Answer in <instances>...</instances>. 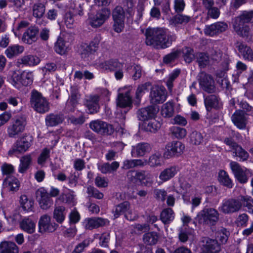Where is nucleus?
<instances>
[{"label":"nucleus","instance_id":"obj_1","mask_svg":"<svg viewBox=\"0 0 253 253\" xmlns=\"http://www.w3.org/2000/svg\"><path fill=\"white\" fill-rule=\"evenodd\" d=\"M145 43L155 49H165L171 46L176 36L163 28H148L145 33Z\"/></svg>","mask_w":253,"mask_h":253},{"label":"nucleus","instance_id":"obj_2","mask_svg":"<svg viewBox=\"0 0 253 253\" xmlns=\"http://www.w3.org/2000/svg\"><path fill=\"white\" fill-rule=\"evenodd\" d=\"M251 22H253V11H244L234 19L233 23L234 31L240 37H248L250 28L247 23Z\"/></svg>","mask_w":253,"mask_h":253},{"label":"nucleus","instance_id":"obj_3","mask_svg":"<svg viewBox=\"0 0 253 253\" xmlns=\"http://www.w3.org/2000/svg\"><path fill=\"white\" fill-rule=\"evenodd\" d=\"M196 219L201 224L215 225L219 219V213L214 208L205 207L198 213Z\"/></svg>","mask_w":253,"mask_h":253},{"label":"nucleus","instance_id":"obj_4","mask_svg":"<svg viewBox=\"0 0 253 253\" xmlns=\"http://www.w3.org/2000/svg\"><path fill=\"white\" fill-rule=\"evenodd\" d=\"M30 105L35 111L40 114L47 112L50 109L48 100L36 90H33L31 93Z\"/></svg>","mask_w":253,"mask_h":253},{"label":"nucleus","instance_id":"obj_5","mask_svg":"<svg viewBox=\"0 0 253 253\" xmlns=\"http://www.w3.org/2000/svg\"><path fill=\"white\" fill-rule=\"evenodd\" d=\"M100 67L103 70L109 72H115V77L117 80H121L123 78L124 64L118 59H111L101 63Z\"/></svg>","mask_w":253,"mask_h":253},{"label":"nucleus","instance_id":"obj_6","mask_svg":"<svg viewBox=\"0 0 253 253\" xmlns=\"http://www.w3.org/2000/svg\"><path fill=\"white\" fill-rule=\"evenodd\" d=\"M110 14L109 9L102 8L98 10L95 15H89L87 19L88 24L93 28L100 27L109 19Z\"/></svg>","mask_w":253,"mask_h":253},{"label":"nucleus","instance_id":"obj_7","mask_svg":"<svg viewBox=\"0 0 253 253\" xmlns=\"http://www.w3.org/2000/svg\"><path fill=\"white\" fill-rule=\"evenodd\" d=\"M242 207L240 199L230 198L224 200L218 210L224 214H232L239 211Z\"/></svg>","mask_w":253,"mask_h":253},{"label":"nucleus","instance_id":"obj_8","mask_svg":"<svg viewBox=\"0 0 253 253\" xmlns=\"http://www.w3.org/2000/svg\"><path fill=\"white\" fill-rule=\"evenodd\" d=\"M26 119L22 117L18 118L12 121L8 126L7 133L10 138H16L22 133L26 126Z\"/></svg>","mask_w":253,"mask_h":253},{"label":"nucleus","instance_id":"obj_9","mask_svg":"<svg viewBox=\"0 0 253 253\" xmlns=\"http://www.w3.org/2000/svg\"><path fill=\"white\" fill-rule=\"evenodd\" d=\"M165 148L164 157L169 159L181 155L185 149V145L181 141L174 140L168 143Z\"/></svg>","mask_w":253,"mask_h":253},{"label":"nucleus","instance_id":"obj_10","mask_svg":"<svg viewBox=\"0 0 253 253\" xmlns=\"http://www.w3.org/2000/svg\"><path fill=\"white\" fill-rule=\"evenodd\" d=\"M89 127L93 131L101 135H111L114 131L112 125L100 120L91 121L89 123Z\"/></svg>","mask_w":253,"mask_h":253},{"label":"nucleus","instance_id":"obj_11","mask_svg":"<svg viewBox=\"0 0 253 253\" xmlns=\"http://www.w3.org/2000/svg\"><path fill=\"white\" fill-rule=\"evenodd\" d=\"M229 165L235 178L239 182L242 184L246 183L248 181V169L235 161H231Z\"/></svg>","mask_w":253,"mask_h":253},{"label":"nucleus","instance_id":"obj_12","mask_svg":"<svg viewBox=\"0 0 253 253\" xmlns=\"http://www.w3.org/2000/svg\"><path fill=\"white\" fill-rule=\"evenodd\" d=\"M36 197L40 208L42 210L49 209L53 204V200L44 187H40L36 191Z\"/></svg>","mask_w":253,"mask_h":253},{"label":"nucleus","instance_id":"obj_13","mask_svg":"<svg viewBox=\"0 0 253 253\" xmlns=\"http://www.w3.org/2000/svg\"><path fill=\"white\" fill-rule=\"evenodd\" d=\"M167 90L163 86H154L151 90L149 97L152 104L163 103L167 99Z\"/></svg>","mask_w":253,"mask_h":253},{"label":"nucleus","instance_id":"obj_14","mask_svg":"<svg viewBox=\"0 0 253 253\" xmlns=\"http://www.w3.org/2000/svg\"><path fill=\"white\" fill-rule=\"evenodd\" d=\"M199 84L202 88L209 93L215 92L214 81L211 76L204 72H201L199 75Z\"/></svg>","mask_w":253,"mask_h":253},{"label":"nucleus","instance_id":"obj_15","mask_svg":"<svg viewBox=\"0 0 253 253\" xmlns=\"http://www.w3.org/2000/svg\"><path fill=\"white\" fill-rule=\"evenodd\" d=\"M13 84L17 88L20 87V84L24 86H28L33 83V75L32 72H23L21 75H13Z\"/></svg>","mask_w":253,"mask_h":253},{"label":"nucleus","instance_id":"obj_16","mask_svg":"<svg viewBox=\"0 0 253 253\" xmlns=\"http://www.w3.org/2000/svg\"><path fill=\"white\" fill-rule=\"evenodd\" d=\"M100 97L98 95H90L84 99V105L87 108L88 114H94L99 112Z\"/></svg>","mask_w":253,"mask_h":253},{"label":"nucleus","instance_id":"obj_17","mask_svg":"<svg viewBox=\"0 0 253 253\" xmlns=\"http://www.w3.org/2000/svg\"><path fill=\"white\" fill-rule=\"evenodd\" d=\"M39 226L41 232H52L57 228L58 225L55 223H50V217L47 215H43L39 220Z\"/></svg>","mask_w":253,"mask_h":253},{"label":"nucleus","instance_id":"obj_18","mask_svg":"<svg viewBox=\"0 0 253 253\" xmlns=\"http://www.w3.org/2000/svg\"><path fill=\"white\" fill-rule=\"evenodd\" d=\"M39 29L35 26L29 27L23 33L22 41L27 44H31L36 42L38 39Z\"/></svg>","mask_w":253,"mask_h":253},{"label":"nucleus","instance_id":"obj_19","mask_svg":"<svg viewBox=\"0 0 253 253\" xmlns=\"http://www.w3.org/2000/svg\"><path fill=\"white\" fill-rule=\"evenodd\" d=\"M31 146V143L25 138L17 140L12 145L11 149L9 151V155L14 153L21 154L27 151Z\"/></svg>","mask_w":253,"mask_h":253},{"label":"nucleus","instance_id":"obj_20","mask_svg":"<svg viewBox=\"0 0 253 253\" xmlns=\"http://www.w3.org/2000/svg\"><path fill=\"white\" fill-rule=\"evenodd\" d=\"M231 120L235 126L239 129H244L246 128L247 120L243 111L236 110L232 115Z\"/></svg>","mask_w":253,"mask_h":253},{"label":"nucleus","instance_id":"obj_21","mask_svg":"<svg viewBox=\"0 0 253 253\" xmlns=\"http://www.w3.org/2000/svg\"><path fill=\"white\" fill-rule=\"evenodd\" d=\"M20 182L18 179L13 175L6 176L3 181V186L7 191L15 192L19 190Z\"/></svg>","mask_w":253,"mask_h":253},{"label":"nucleus","instance_id":"obj_22","mask_svg":"<svg viewBox=\"0 0 253 253\" xmlns=\"http://www.w3.org/2000/svg\"><path fill=\"white\" fill-rule=\"evenodd\" d=\"M179 170V169L177 166H170L161 172L159 176V179L163 182L168 181L174 177Z\"/></svg>","mask_w":253,"mask_h":253},{"label":"nucleus","instance_id":"obj_23","mask_svg":"<svg viewBox=\"0 0 253 253\" xmlns=\"http://www.w3.org/2000/svg\"><path fill=\"white\" fill-rule=\"evenodd\" d=\"M204 103L208 111L211 110L212 108L219 109L222 106L220 99L215 94L207 96L204 99Z\"/></svg>","mask_w":253,"mask_h":253},{"label":"nucleus","instance_id":"obj_24","mask_svg":"<svg viewBox=\"0 0 253 253\" xmlns=\"http://www.w3.org/2000/svg\"><path fill=\"white\" fill-rule=\"evenodd\" d=\"M156 114L157 111L154 107L152 106L141 108L137 111V113L139 120L142 121L154 118Z\"/></svg>","mask_w":253,"mask_h":253},{"label":"nucleus","instance_id":"obj_25","mask_svg":"<svg viewBox=\"0 0 253 253\" xmlns=\"http://www.w3.org/2000/svg\"><path fill=\"white\" fill-rule=\"evenodd\" d=\"M64 115L62 113H50L45 119V125L48 127L57 126L64 121Z\"/></svg>","mask_w":253,"mask_h":253},{"label":"nucleus","instance_id":"obj_26","mask_svg":"<svg viewBox=\"0 0 253 253\" xmlns=\"http://www.w3.org/2000/svg\"><path fill=\"white\" fill-rule=\"evenodd\" d=\"M203 246L207 250V253H218L221 251L220 245L217 241L208 237H205L203 240Z\"/></svg>","mask_w":253,"mask_h":253},{"label":"nucleus","instance_id":"obj_27","mask_svg":"<svg viewBox=\"0 0 253 253\" xmlns=\"http://www.w3.org/2000/svg\"><path fill=\"white\" fill-rule=\"evenodd\" d=\"M151 150V147L149 144L142 142L132 147L131 154L134 157H141L143 156L147 153H149Z\"/></svg>","mask_w":253,"mask_h":253},{"label":"nucleus","instance_id":"obj_28","mask_svg":"<svg viewBox=\"0 0 253 253\" xmlns=\"http://www.w3.org/2000/svg\"><path fill=\"white\" fill-rule=\"evenodd\" d=\"M109 223L108 219L101 217L90 218L87 219L85 227L86 229L91 230L105 226Z\"/></svg>","mask_w":253,"mask_h":253},{"label":"nucleus","instance_id":"obj_29","mask_svg":"<svg viewBox=\"0 0 253 253\" xmlns=\"http://www.w3.org/2000/svg\"><path fill=\"white\" fill-rule=\"evenodd\" d=\"M117 103V105L121 108H132V98L130 95L129 92L126 91L125 93H119L118 94Z\"/></svg>","mask_w":253,"mask_h":253},{"label":"nucleus","instance_id":"obj_30","mask_svg":"<svg viewBox=\"0 0 253 253\" xmlns=\"http://www.w3.org/2000/svg\"><path fill=\"white\" fill-rule=\"evenodd\" d=\"M40 62V59L37 56L26 55L18 59L17 63L18 65L23 64L26 66H34Z\"/></svg>","mask_w":253,"mask_h":253},{"label":"nucleus","instance_id":"obj_31","mask_svg":"<svg viewBox=\"0 0 253 253\" xmlns=\"http://www.w3.org/2000/svg\"><path fill=\"white\" fill-rule=\"evenodd\" d=\"M236 47L245 60L253 61V51L250 46L243 42H238Z\"/></svg>","mask_w":253,"mask_h":253},{"label":"nucleus","instance_id":"obj_32","mask_svg":"<svg viewBox=\"0 0 253 253\" xmlns=\"http://www.w3.org/2000/svg\"><path fill=\"white\" fill-rule=\"evenodd\" d=\"M80 95L77 90H72L71 94L66 102V107L71 112L74 111L75 108L78 103Z\"/></svg>","mask_w":253,"mask_h":253},{"label":"nucleus","instance_id":"obj_33","mask_svg":"<svg viewBox=\"0 0 253 253\" xmlns=\"http://www.w3.org/2000/svg\"><path fill=\"white\" fill-rule=\"evenodd\" d=\"M24 47L17 44L9 46L5 50L4 53L9 59H12L23 52Z\"/></svg>","mask_w":253,"mask_h":253},{"label":"nucleus","instance_id":"obj_34","mask_svg":"<svg viewBox=\"0 0 253 253\" xmlns=\"http://www.w3.org/2000/svg\"><path fill=\"white\" fill-rule=\"evenodd\" d=\"M169 131L171 136L178 140L184 139L187 134V130L185 128L178 126H171Z\"/></svg>","mask_w":253,"mask_h":253},{"label":"nucleus","instance_id":"obj_35","mask_svg":"<svg viewBox=\"0 0 253 253\" xmlns=\"http://www.w3.org/2000/svg\"><path fill=\"white\" fill-rule=\"evenodd\" d=\"M36 222L30 218H25L20 222V227L24 231L32 234L35 231Z\"/></svg>","mask_w":253,"mask_h":253},{"label":"nucleus","instance_id":"obj_36","mask_svg":"<svg viewBox=\"0 0 253 253\" xmlns=\"http://www.w3.org/2000/svg\"><path fill=\"white\" fill-rule=\"evenodd\" d=\"M19 249L12 242H2L0 244V253H18Z\"/></svg>","mask_w":253,"mask_h":253},{"label":"nucleus","instance_id":"obj_37","mask_svg":"<svg viewBox=\"0 0 253 253\" xmlns=\"http://www.w3.org/2000/svg\"><path fill=\"white\" fill-rule=\"evenodd\" d=\"M150 85L149 83H145L138 86L135 92L134 102L135 105L138 106L140 104L142 97L146 92L148 91V87Z\"/></svg>","mask_w":253,"mask_h":253},{"label":"nucleus","instance_id":"obj_38","mask_svg":"<svg viewBox=\"0 0 253 253\" xmlns=\"http://www.w3.org/2000/svg\"><path fill=\"white\" fill-rule=\"evenodd\" d=\"M218 180L219 183L228 188H232L234 185L232 179L228 173L224 170H220L218 172Z\"/></svg>","mask_w":253,"mask_h":253},{"label":"nucleus","instance_id":"obj_39","mask_svg":"<svg viewBox=\"0 0 253 253\" xmlns=\"http://www.w3.org/2000/svg\"><path fill=\"white\" fill-rule=\"evenodd\" d=\"M32 163V156L28 154L22 156L20 160L18 171L23 173L27 171Z\"/></svg>","mask_w":253,"mask_h":253},{"label":"nucleus","instance_id":"obj_40","mask_svg":"<svg viewBox=\"0 0 253 253\" xmlns=\"http://www.w3.org/2000/svg\"><path fill=\"white\" fill-rule=\"evenodd\" d=\"M203 3L205 8L208 9V14L212 18H217L220 14L218 8L213 7V1H203Z\"/></svg>","mask_w":253,"mask_h":253},{"label":"nucleus","instance_id":"obj_41","mask_svg":"<svg viewBox=\"0 0 253 253\" xmlns=\"http://www.w3.org/2000/svg\"><path fill=\"white\" fill-rule=\"evenodd\" d=\"M159 235L156 232H150L145 233L143 236L144 243L148 245H154L158 241Z\"/></svg>","mask_w":253,"mask_h":253},{"label":"nucleus","instance_id":"obj_42","mask_svg":"<svg viewBox=\"0 0 253 253\" xmlns=\"http://www.w3.org/2000/svg\"><path fill=\"white\" fill-rule=\"evenodd\" d=\"M174 113V103L171 101H168L163 104L161 109V114L165 118H170L173 116Z\"/></svg>","mask_w":253,"mask_h":253},{"label":"nucleus","instance_id":"obj_43","mask_svg":"<svg viewBox=\"0 0 253 253\" xmlns=\"http://www.w3.org/2000/svg\"><path fill=\"white\" fill-rule=\"evenodd\" d=\"M174 218V213L171 208L164 209L161 213V220L164 224H169Z\"/></svg>","mask_w":253,"mask_h":253},{"label":"nucleus","instance_id":"obj_44","mask_svg":"<svg viewBox=\"0 0 253 253\" xmlns=\"http://www.w3.org/2000/svg\"><path fill=\"white\" fill-rule=\"evenodd\" d=\"M65 208L59 206L55 208L53 212V218L59 223H62L66 216Z\"/></svg>","mask_w":253,"mask_h":253},{"label":"nucleus","instance_id":"obj_45","mask_svg":"<svg viewBox=\"0 0 253 253\" xmlns=\"http://www.w3.org/2000/svg\"><path fill=\"white\" fill-rule=\"evenodd\" d=\"M163 160L161 154L155 153L150 156L148 164L153 168L160 167L163 165Z\"/></svg>","mask_w":253,"mask_h":253},{"label":"nucleus","instance_id":"obj_46","mask_svg":"<svg viewBox=\"0 0 253 253\" xmlns=\"http://www.w3.org/2000/svg\"><path fill=\"white\" fill-rule=\"evenodd\" d=\"M54 49L56 53L60 55L65 54L69 50V47L62 38L58 39L55 43Z\"/></svg>","mask_w":253,"mask_h":253},{"label":"nucleus","instance_id":"obj_47","mask_svg":"<svg viewBox=\"0 0 253 253\" xmlns=\"http://www.w3.org/2000/svg\"><path fill=\"white\" fill-rule=\"evenodd\" d=\"M20 204L22 209L25 211H31L34 204V201L29 199L26 195H22L20 198Z\"/></svg>","mask_w":253,"mask_h":253},{"label":"nucleus","instance_id":"obj_48","mask_svg":"<svg viewBox=\"0 0 253 253\" xmlns=\"http://www.w3.org/2000/svg\"><path fill=\"white\" fill-rule=\"evenodd\" d=\"M45 10L44 4L41 2H37L32 7L33 15L37 18H41L43 16Z\"/></svg>","mask_w":253,"mask_h":253},{"label":"nucleus","instance_id":"obj_49","mask_svg":"<svg viewBox=\"0 0 253 253\" xmlns=\"http://www.w3.org/2000/svg\"><path fill=\"white\" fill-rule=\"evenodd\" d=\"M180 73V70L176 69L169 74L168 78L166 81V85L168 90L171 91L173 86V82L179 76Z\"/></svg>","mask_w":253,"mask_h":253},{"label":"nucleus","instance_id":"obj_50","mask_svg":"<svg viewBox=\"0 0 253 253\" xmlns=\"http://www.w3.org/2000/svg\"><path fill=\"white\" fill-rule=\"evenodd\" d=\"M190 142L195 145L201 144L204 141V137L202 133L197 131H192L189 135Z\"/></svg>","mask_w":253,"mask_h":253},{"label":"nucleus","instance_id":"obj_51","mask_svg":"<svg viewBox=\"0 0 253 253\" xmlns=\"http://www.w3.org/2000/svg\"><path fill=\"white\" fill-rule=\"evenodd\" d=\"M190 20V16L178 13L171 19V21L174 25L178 24L185 25L188 23Z\"/></svg>","mask_w":253,"mask_h":253},{"label":"nucleus","instance_id":"obj_52","mask_svg":"<svg viewBox=\"0 0 253 253\" xmlns=\"http://www.w3.org/2000/svg\"><path fill=\"white\" fill-rule=\"evenodd\" d=\"M130 208V204L127 201H125L116 207L114 216L117 218L122 214L126 213Z\"/></svg>","mask_w":253,"mask_h":253},{"label":"nucleus","instance_id":"obj_53","mask_svg":"<svg viewBox=\"0 0 253 253\" xmlns=\"http://www.w3.org/2000/svg\"><path fill=\"white\" fill-rule=\"evenodd\" d=\"M215 235L216 239L218 240L221 244H225L228 239L230 233L226 228L222 227L216 232Z\"/></svg>","mask_w":253,"mask_h":253},{"label":"nucleus","instance_id":"obj_54","mask_svg":"<svg viewBox=\"0 0 253 253\" xmlns=\"http://www.w3.org/2000/svg\"><path fill=\"white\" fill-rule=\"evenodd\" d=\"M233 152L234 156L238 157L240 161H246L249 158V153L239 145L235 148Z\"/></svg>","mask_w":253,"mask_h":253},{"label":"nucleus","instance_id":"obj_55","mask_svg":"<svg viewBox=\"0 0 253 253\" xmlns=\"http://www.w3.org/2000/svg\"><path fill=\"white\" fill-rule=\"evenodd\" d=\"M197 61L201 68H204L209 63V57L205 53L200 52L196 55Z\"/></svg>","mask_w":253,"mask_h":253},{"label":"nucleus","instance_id":"obj_56","mask_svg":"<svg viewBox=\"0 0 253 253\" xmlns=\"http://www.w3.org/2000/svg\"><path fill=\"white\" fill-rule=\"evenodd\" d=\"M182 52L184 59L187 63H191L194 58V50L190 47H184L182 49Z\"/></svg>","mask_w":253,"mask_h":253},{"label":"nucleus","instance_id":"obj_57","mask_svg":"<svg viewBox=\"0 0 253 253\" xmlns=\"http://www.w3.org/2000/svg\"><path fill=\"white\" fill-rule=\"evenodd\" d=\"M75 196L74 191L68 189L67 192L62 195V198L65 203L74 206L76 203Z\"/></svg>","mask_w":253,"mask_h":253},{"label":"nucleus","instance_id":"obj_58","mask_svg":"<svg viewBox=\"0 0 253 253\" xmlns=\"http://www.w3.org/2000/svg\"><path fill=\"white\" fill-rule=\"evenodd\" d=\"M161 125L159 121L153 119L149 122L145 126V129L148 131L155 132L160 128Z\"/></svg>","mask_w":253,"mask_h":253},{"label":"nucleus","instance_id":"obj_59","mask_svg":"<svg viewBox=\"0 0 253 253\" xmlns=\"http://www.w3.org/2000/svg\"><path fill=\"white\" fill-rule=\"evenodd\" d=\"M83 3H79V1H73L70 4V9L73 10V14L76 15L78 14L80 16L83 15Z\"/></svg>","mask_w":253,"mask_h":253},{"label":"nucleus","instance_id":"obj_60","mask_svg":"<svg viewBox=\"0 0 253 253\" xmlns=\"http://www.w3.org/2000/svg\"><path fill=\"white\" fill-rule=\"evenodd\" d=\"M181 51L179 50L172 51L164 57L163 62L166 64L170 63L178 58Z\"/></svg>","mask_w":253,"mask_h":253},{"label":"nucleus","instance_id":"obj_61","mask_svg":"<svg viewBox=\"0 0 253 253\" xmlns=\"http://www.w3.org/2000/svg\"><path fill=\"white\" fill-rule=\"evenodd\" d=\"M113 19L125 20V12L122 7L116 6L112 11Z\"/></svg>","mask_w":253,"mask_h":253},{"label":"nucleus","instance_id":"obj_62","mask_svg":"<svg viewBox=\"0 0 253 253\" xmlns=\"http://www.w3.org/2000/svg\"><path fill=\"white\" fill-rule=\"evenodd\" d=\"M75 15L73 14L71 11L67 12L64 17V23L68 28H73L75 26L74 17Z\"/></svg>","mask_w":253,"mask_h":253},{"label":"nucleus","instance_id":"obj_63","mask_svg":"<svg viewBox=\"0 0 253 253\" xmlns=\"http://www.w3.org/2000/svg\"><path fill=\"white\" fill-rule=\"evenodd\" d=\"M87 193L89 197L97 199H102L104 196L102 193L99 192L98 190L92 186L87 187Z\"/></svg>","mask_w":253,"mask_h":253},{"label":"nucleus","instance_id":"obj_64","mask_svg":"<svg viewBox=\"0 0 253 253\" xmlns=\"http://www.w3.org/2000/svg\"><path fill=\"white\" fill-rule=\"evenodd\" d=\"M90 244L89 240L85 239L81 243L78 244L75 247L74 250L71 253H82L84 249L88 247Z\"/></svg>","mask_w":253,"mask_h":253}]
</instances>
